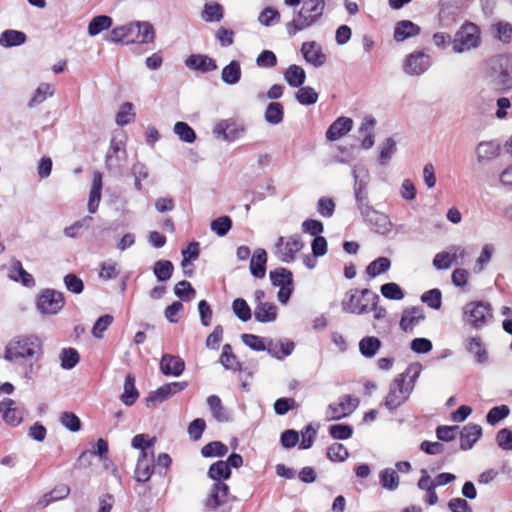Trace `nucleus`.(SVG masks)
I'll list each match as a JSON object with an SVG mask.
<instances>
[{"label":"nucleus","instance_id":"nucleus-1","mask_svg":"<svg viewBox=\"0 0 512 512\" xmlns=\"http://www.w3.org/2000/svg\"><path fill=\"white\" fill-rule=\"evenodd\" d=\"M352 176L354 179V197L363 220L375 233L387 235L392 230L393 223L388 215L375 210L369 204L367 186L370 181V174L368 169L362 164L354 165Z\"/></svg>","mask_w":512,"mask_h":512},{"label":"nucleus","instance_id":"nucleus-2","mask_svg":"<svg viewBox=\"0 0 512 512\" xmlns=\"http://www.w3.org/2000/svg\"><path fill=\"white\" fill-rule=\"evenodd\" d=\"M421 369L419 363L412 364L393 379L382 403L389 411H395L409 399Z\"/></svg>","mask_w":512,"mask_h":512},{"label":"nucleus","instance_id":"nucleus-3","mask_svg":"<svg viewBox=\"0 0 512 512\" xmlns=\"http://www.w3.org/2000/svg\"><path fill=\"white\" fill-rule=\"evenodd\" d=\"M43 355L42 341L34 334L18 335L6 345L3 358L11 363L38 361Z\"/></svg>","mask_w":512,"mask_h":512},{"label":"nucleus","instance_id":"nucleus-4","mask_svg":"<svg viewBox=\"0 0 512 512\" xmlns=\"http://www.w3.org/2000/svg\"><path fill=\"white\" fill-rule=\"evenodd\" d=\"M155 30L149 22L137 21L111 30L108 41L113 43H142L148 44L154 42Z\"/></svg>","mask_w":512,"mask_h":512},{"label":"nucleus","instance_id":"nucleus-5","mask_svg":"<svg viewBox=\"0 0 512 512\" xmlns=\"http://www.w3.org/2000/svg\"><path fill=\"white\" fill-rule=\"evenodd\" d=\"M324 9V0H303L301 9L286 25L288 35L294 36L316 24L322 17Z\"/></svg>","mask_w":512,"mask_h":512},{"label":"nucleus","instance_id":"nucleus-6","mask_svg":"<svg viewBox=\"0 0 512 512\" xmlns=\"http://www.w3.org/2000/svg\"><path fill=\"white\" fill-rule=\"evenodd\" d=\"M375 300L380 298L370 289H350L341 301V308L345 313L363 315L370 312L369 306Z\"/></svg>","mask_w":512,"mask_h":512},{"label":"nucleus","instance_id":"nucleus-7","mask_svg":"<svg viewBox=\"0 0 512 512\" xmlns=\"http://www.w3.org/2000/svg\"><path fill=\"white\" fill-rule=\"evenodd\" d=\"M127 161V152L125 149V140L122 134L114 135L109 144L105 156V166L107 170L114 174H121L122 168Z\"/></svg>","mask_w":512,"mask_h":512},{"label":"nucleus","instance_id":"nucleus-8","mask_svg":"<svg viewBox=\"0 0 512 512\" xmlns=\"http://www.w3.org/2000/svg\"><path fill=\"white\" fill-rule=\"evenodd\" d=\"M491 319L492 309L487 302H469L463 307V320L473 328H481Z\"/></svg>","mask_w":512,"mask_h":512},{"label":"nucleus","instance_id":"nucleus-9","mask_svg":"<svg viewBox=\"0 0 512 512\" xmlns=\"http://www.w3.org/2000/svg\"><path fill=\"white\" fill-rule=\"evenodd\" d=\"M480 43V34L478 27L473 23H466L455 34L452 42V48L455 53L476 48Z\"/></svg>","mask_w":512,"mask_h":512},{"label":"nucleus","instance_id":"nucleus-10","mask_svg":"<svg viewBox=\"0 0 512 512\" xmlns=\"http://www.w3.org/2000/svg\"><path fill=\"white\" fill-rule=\"evenodd\" d=\"M303 247L304 243L299 235H292L287 238L280 236L274 245V254L281 262L291 263Z\"/></svg>","mask_w":512,"mask_h":512},{"label":"nucleus","instance_id":"nucleus-11","mask_svg":"<svg viewBox=\"0 0 512 512\" xmlns=\"http://www.w3.org/2000/svg\"><path fill=\"white\" fill-rule=\"evenodd\" d=\"M431 66V58L423 51L416 50L408 54L402 65L405 74L409 76H420Z\"/></svg>","mask_w":512,"mask_h":512},{"label":"nucleus","instance_id":"nucleus-12","mask_svg":"<svg viewBox=\"0 0 512 512\" xmlns=\"http://www.w3.org/2000/svg\"><path fill=\"white\" fill-rule=\"evenodd\" d=\"M64 296L61 292L46 289L44 290L37 299V308L42 314H56L64 306Z\"/></svg>","mask_w":512,"mask_h":512},{"label":"nucleus","instance_id":"nucleus-13","mask_svg":"<svg viewBox=\"0 0 512 512\" xmlns=\"http://www.w3.org/2000/svg\"><path fill=\"white\" fill-rule=\"evenodd\" d=\"M359 400L351 395H343L338 403L329 404L326 409V418L328 420H340L352 414L358 407Z\"/></svg>","mask_w":512,"mask_h":512},{"label":"nucleus","instance_id":"nucleus-14","mask_svg":"<svg viewBox=\"0 0 512 512\" xmlns=\"http://www.w3.org/2000/svg\"><path fill=\"white\" fill-rule=\"evenodd\" d=\"M188 386L187 382H171L162 385L157 390L152 391L146 397L147 407L155 406L169 399L178 392L183 391Z\"/></svg>","mask_w":512,"mask_h":512},{"label":"nucleus","instance_id":"nucleus-15","mask_svg":"<svg viewBox=\"0 0 512 512\" xmlns=\"http://www.w3.org/2000/svg\"><path fill=\"white\" fill-rule=\"evenodd\" d=\"M228 498L229 486L222 481L214 482L205 501V507L208 510H217L227 504Z\"/></svg>","mask_w":512,"mask_h":512},{"label":"nucleus","instance_id":"nucleus-16","mask_svg":"<svg viewBox=\"0 0 512 512\" xmlns=\"http://www.w3.org/2000/svg\"><path fill=\"white\" fill-rule=\"evenodd\" d=\"M0 413L8 425L18 426L23 421L25 409L13 399L5 398L0 401Z\"/></svg>","mask_w":512,"mask_h":512},{"label":"nucleus","instance_id":"nucleus-17","mask_svg":"<svg viewBox=\"0 0 512 512\" xmlns=\"http://www.w3.org/2000/svg\"><path fill=\"white\" fill-rule=\"evenodd\" d=\"M213 133L217 138L232 142L238 139L243 133L244 128L230 119L219 121L213 128Z\"/></svg>","mask_w":512,"mask_h":512},{"label":"nucleus","instance_id":"nucleus-18","mask_svg":"<svg viewBox=\"0 0 512 512\" xmlns=\"http://www.w3.org/2000/svg\"><path fill=\"white\" fill-rule=\"evenodd\" d=\"M301 53L305 61L316 68L326 63V55L323 53L321 46L315 41L304 42L301 46Z\"/></svg>","mask_w":512,"mask_h":512},{"label":"nucleus","instance_id":"nucleus-19","mask_svg":"<svg viewBox=\"0 0 512 512\" xmlns=\"http://www.w3.org/2000/svg\"><path fill=\"white\" fill-rule=\"evenodd\" d=\"M424 319L425 315L421 307H408L403 310L399 325L404 332H412L414 327Z\"/></svg>","mask_w":512,"mask_h":512},{"label":"nucleus","instance_id":"nucleus-20","mask_svg":"<svg viewBox=\"0 0 512 512\" xmlns=\"http://www.w3.org/2000/svg\"><path fill=\"white\" fill-rule=\"evenodd\" d=\"M185 369V362L180 356L164 354L160 360V370L165 376H180Z\"/></svg>","mask_w":512,"mask_h":512},{"label":"nucleus","instance_id":"nucleus-21","mask_svg":"<svg viewBox=\"0 0 512 512\" xmlns=\"http://www.w3.org/2000/svg\"><path fill=\"white\" fill-rule=\"evenodd\" d=\"M185 65L194 71L202 73L211 72L217 69L216 61L203 54H192L185 60Z\"/></svg>","mask_w":512,"mask_h":512},{"label":"nucleus","instance_id":"nucleus-22","mask_svg":"<svg viewBox=\"0 0 512 512\" xmlns=\"http://www.w3.org/2000/svg\"><path fill=\"white\" fill-rule=\"evenodd\" d=\"M353 128V120L349 117H338L326 131V138L329 141H336L348 134Z\"/></svg>","mask_w":512,"mask_h":512},{"label":"nucleus","instance_id":"nucleus-23","mask_svg":"<svg viewBox=\"0 0 512 512\" xmlns=\"http://www.w3.org/2000/svg\"><path fill=\"white\" fill-rule=\"evenodd\" d=\"M482 435V428L477 424H467L460 431V449L469 450Z\"/></svg>","mask_w":512,"mask_h":512},{"label":"nucleus","instance_id":"nucleus-24","mask_svg":"<svg viewBox=\"0 0 512 512\" xmlns=\"http://www.w3.org/2000/svg\"><path fill=\"white\" fill-rule=\"evenodd\" d=\"M103 187L102 182V174L99 171H94L93 173V180H92V186L89 192V199H88V211L92 214H94L98 207L101 200V191Z\"/></svg>","mask_w":512,"mask_h":512},{"label":"nucleus","instance_id":"nucleus-25","mask_svg":"<svg viewBox=\"0 0 512 512\" xmlns=\"http://www.w3.org/2000/svg\"><path fill=\"white\" fill-rule=\"evenodd\" d=\"M376 125V120L373 116H366L358 129V132L363 135V139L361 141V147L365 150H368L373 147L375 143L373 130Z\"/></svg>","mask_w":512,"mask_h":512},{"label":"nucleus","instance_id":"nucleus-26","mask_svg":"<svg viewBox=\"0 0 512 512\" xmlns=\"http://www.w3.org/2000/svg\"><path fill=\"white\" fill-rule=\"evenodd\" d=\"M294 343L292 341H273L268 340L266 351L274 358L282 360L292 354L294 350Z\"/></svg>","mask_w":512,"mask_h":512},{"label":"nucleus","instance_id":"nucleus-27","mask_svg":"<svg viewBox=\"0 0 512 512\" xmlns=\"http://www.w3.org/2000/svg\"><path fill=\"white\" fill-rule=\"evenodd\" d=\"M421 29L410 20L399 21L394 29V39L397 42H403L408 38L419 35Z\"/></svg>","mask_w":512,"mask_h":512},{"label":"nucleus","instance_id":"nucleus-28","mask_svg":"<svg viewBox=\"0 0 512 512\" xmlns=\"http://www.w3.org/2000/svg\"><path fill=\"white\" fill-rule=\"evenodd\" d=\"M154 472V465L151 460L148 459V452L139 454L136 469L135 479L138 482H147Z\"/></svg>","mask_w":512,"mask_h":512},{"label":"nucleus","instance_id":"nucleus-29","mask_svg":"<svg viewBox=\"0 0 512 512\" xmlns=\"http://www.w3.org/2000/svg\"><path fill=\"white\" fill-rule=\"evenodd\" d=\"M278 308L274 303H260L254 309V318L260 323H271L277 319Z\"/></svg>","mask_w":512,"mask_h":512},{"label":"nucleus","instance_id":"nucleus-30","mask_svg":"<svg viewBox=\"0 0 512 512\" xmlns=\"http://www.w3.org/2000/svg\"><path fill=\"white\" fill-rule=\"evenodd\" d=\"M267 253L258 248L254 251L250 260V272L255 278H263L266 274Z\"/></svg>","mask_w":512,"mask_h":512},{"label":"nucleus","instance_id":"nucleus-31","mask_svg":"<svg viewBox=\"0 0 512 512\" xmlns=\"http://www.w3.org/2000/svg\"><path fill=\"white\" fill-rule=\"evenodd\" d=\"M283 77L290 87L299 88L306 81V72L301 66L292 64L284 71Z\"/></svg>","mask_w":512,"mask_h":512},{"label":"nucleus","instance_id":"nucleus-32","mask_svg":"<svg viewBox=\"0 0 512 512\" xmlns=\"http://www.w3.org/2000/svg\"><path fill=\"white\" fill-rule=\"evenodd\" d=\"M499 150V145L493 141L480 142L476 148L477 161L488 162L498 156Z\"/></svg>","mask_w":512,"mask_h":512},{"label":"nucleus","instance_id":"nucleus-33","mask_svg":"<svg viewBox=\"0 0 512 512\" xmlns=\"http://www.w3.org/2000/svg\"><path fill=\"white\" fill-rule=\"evenodd\" d=\"M241 65L238 61L232 60L221 72V80L227 85H235L241 79Z\"/></svg>","mask_w":512,"mask_h":512},{"label":"nucleus","instance_id":"nucleus-34","mask_svg":"<svg viewBox=\"0 0 512 512\" xmlns=\"http://www.w3.org/2000/svg\"><path fill=\"white\" fill-rule=\"evenodd\" d=\"M27 40L26 34L22 31L7 29L0 35V46L13 47L24 44Z\"/></svg>","mask_w":512,"mask_h":512},{"label":"nucleus","instance_id":"nucleus-35","mask_svg":"<svg viewBox=\"0 0 512 512\" xmlns=\"http://www.w3.org/2000/svg\"><path fill=\"white\" fill-rule=\"evenodd\" d=\"M139 397V392L135 386V377L131 374H128L124 381L123 393L121 395V401L126 406L133 405L137 398Z\"/></svg>","mask_w":512,"mask_h":512},{"label":"nucleus","instance_id":"nucleus-36","mask_svg":"<svg viewBox=\"0 0 512 512\" xmlns=\"http://www.w3.org/2000/svg\"><path fill=\"white\" fill-rule=\"evenodd\" d=\"M207 405L212 412L213 417L218 422H228L230 417L226 408L222 405V401L217 395H210L207 398Z\"/></svg>","mask_w":512,"mask_h":512},{"label":"nucleus","instance_id":"nucleus-37","mask_svg":"<svg viewBox=\"0 0 512 512\" xmlns=\"http://www.w3.org/2000/svg\"><path fill=\"white\" fill-rule=\"evenodd\" d=\"M381 348V341L375 336H366L359 341V351L365 358L374 357Z\"/></svg>","mask_w":512,"mask_h":512},{"label":"nucleus","instance_id":"nucleus-38","mask_svg":"<svg viewBox=\"0 0 512 512\" xmlns=\"http://www.w3.org/2000/svg\"><path fill=\"white\" fill-rule=\"evenodd\" d=\"M231 476V469L227 462L223 460L216 461L213 463L208 470V477L214 482L224 481L229 479Z\"/></svg>","mask_w":512,"mask_h":512},{"label":"nucleus","instance_id":"nucleus-39","mask_svg":"<svg viewBox=\"0 0 512 512\" xmlns=\"http://www.w3.org/2000/svg\"><path fill=\"white\" fill-rule=\"evenodd\" d=\"M284 107L279 102H270L264 113V119L271 125H278L283 121Z\"/></svg>","mask_w":512,"mask_h":512},{"label":"nucleus","instance_id":"nucleus-40","mask_svg":"<svg viewBox=\"0 0 512 512\" xmlns=\"http://www.w3.org/2000/svg\"><path fill=\"white\" fill-rule=\"evenodd\" d=\"M381 486L389 491H395L399 487L400 479L393 468H385L379 473Z\"/></svg>","mask_w":512,"mask_h":512},{"label":"nucleus","instance_id":"nucleus-41","mask_svg":"<svg viewBox=\"0 0 512 512\" xmlns=\"http://www.w3.org/2000/svg\"><path fill=\"white\" fill-rule=\"evenodd\" d=\"M466 349L473 354L477 363L483 364L488 360V353L482 345L479 337H471L467 340Z\"/></svg>","mask_w":512,"mask_h":512},{"label":"nucleus","instance_id":"nucleus-42","mask_svg":"<svg viewBox=\"0 0 512 512\" xmlns=\"http://www.w3.org/2000/svg\"><path fill=\"white\" fill-rule=\"evenodd\" d=\"M495 252V247L491 243H486L482 246L480 255L476 259L475 265L473 267V272L479 274L483 272L485 267L491 261L492 256Z\"/></svg>","mask_w":512,"mask_h":512},{"label":"nucleus","instance_id":"nucleus-43","mask_svg":"<svg viewBox=\"0 0 512 512\" xmlns=\"http://www.w3.org/2000/svg\"><path fill=\"white\" fill-rule=\"evenodd\" d=\"M489 82L497 90L506 89L511 86V76L506 69L493 70L489 74Z\"/></svg>","mask_w":512,"mask_h":512},{"label":"nucleus","instance_id":"nucleus-44","mask_svg":"<svg viewBox=\"0 0 512 512\" xmlns=\"http://www.w3.org/2000/svg\"><path fill=\"white\" fill-rule=\"evenodd\" d=\"M54 87L48 83H41L38 88L35 90L33 96L28 102V106L30 108L35 107L41 103H43L48 97L53 96Z\"/></svg>","mask_w":512,"mask_h":512},{"label":"nucleus","instance_id":"nucleus-45","mask_svg":"<svg viewBox=\"0 0 512 512\" xmlns=\"http://www.w3.org/2000/svg\"><path fill=\"white\" fill-rule=\"evenodd\" d=\"M174 266L169 260H158L155 262L153 272L160 282H165L172 277Z\"/></svg>","mask_w":512,"mask_h":512},{"label":"nucleus","instance_id":"nucleus-46","mask_svg":"<svg viewBox=\"0 0 512 512\" xmlns=\"http://www.w3.org/2000/svg\"><path fill=\"white\" fill-rule=\"evenodd\" d=\"M61 367L65 370L73 369L80 360L78 351L74 348H63L59 355Z\"/></svg>","mask_w":512,"mask_h":512},{"label":"nucleus","instance_id":"nucleus-47","mask_svg":"<svg viewBox=\"0 0 512 512\" xmlns=\"http://www.w3.org/2000/svg\"><path fill=\"white\" fill-rule=\"evenodd\" d=\"M112 25V18L106 15L94 17L88 25V34L96 36L104 30H107Z\"/></svg>","mask_w":512,"mask_h":512},{"label":"nucleus","instance_id":"nucleus-48","mask_svg":"<svg viewBox=\"0 0 512 512\" xmlns=\"http://www.w3.org/2000/svg\"><path fill=\"white\" fill-rule=\"evenodd\" d=\"M391 267V261L387 257H379L373 260L367 267L366 273L371 277L375 278L378 275L385 273Z\"/></svg>","mask_w":512,"mask_h":512},{"label":"nucleus","instance_id":"nucleus-49","mask_svg":"<svg viewBox=\"0 0 512 512\" xmlns=\"http://www.w3.org/2000/svg\"><path fill=\"white\" fill-rule=\"evenodd\" d=\"M232 311L234 315L242 322H247L252 317L251 308L243 298H236L232 302Z\"/></svg>","mask_w":512,"mask_h":512},{"label":"nucleus","instance_id":"nucleus-50","mask_svg":"<svg viewBox=\"0 0 512 512\" xmlns=\"http://www.w3.org/2000/svg\"><path fill=\"white\" fill-rule=\"evenodd\" d=\"M270 280L274 286L292 285V273L286 268L280 267L270 272Z\"/></svg>","mask_w":512,"mask_h":512},{"label":"nucleus","instance_id":"nucleus-51","mask_svg":"<svg viewBox=\"0 0 512 512\" xmlns=\"http://www.w3.org/2000/svg\"><path fill=\"white\" fill-rule=\"evenodd\" d=\"M227 452H228V447L220 441L210 442V443L206 444L205 446H203L201 449V454L205 458H210V457H215V456L222 457V456L226 455Z\"/></svg>","mask_w":512,"mask_h":512},{"label":"nucleus","instance_id":"nucleus-52","mask_svg":"<svg viewBox=\"0 0 512 512\" xmlns=\"http://www.w3.org/2000/svg\"><path fill=\"white\" fill-rule=\"evenodd\" d=\"M295 98L302 105H312L318 101V93L310 86H300Z\"/></svg>","mask_w":512,"mask_h":512},{"label":"nucleus","instance_id":"nucleus-53","mask_svg":"<svg viewBox=\"0 0 512 512\" xmlns=\"http://www.w3.org/2000/svg\"><path fill=\"white\" fill-rule=\"evenodd\" d=\"M220 362L226 369L241 370V364L237 361L236 356L232 352L231 345L225 344L223 346Z\"/></svg>","mask_w":512,"mask_h":512},{"label":"nucleus","instance_id":"nucleus-54","mask_svg":"<svg viewBox=\"0 0 512 512\" xmlns=\"http://www.w3.org/2000/svg\"><path fill=\"white\" fill-rule=\"evenodd\" d=\"M173 131L185 143H193L196 140L195 131L185 122H176Z\"/></svg>","mask_w":512,"mask_h":512},{"label":"nucleus","instance_id":"nucleus-55","mask_svg":"<svg viewBox=\"0 0 512 512\" xmlns=\"http://www.w3.org/2000/svg\"><path fill=\"white\" fill-rule=\"evenodd\" d=\"M202 18L206 22L220 21L223 18V7L218 3H206Z\"/></svg>","mask_w":512,"mask_h":512},{"label":"nucleus","instance_id":"nucleus-56","mask_svg":"<svg viewBox=\"0 0 512 512\" xmlns=\"http://www.w3.org/2000/svg\"><path fill=\"white\" fill-rule=\"evenodd\" d=\"M396 152V143L392 138H387L381 145L378 162L385 166Z\"/></svg>","mask_w":512,"mask_h":512},{"label":"nucleus","instance_id":"nucleus-57","mask_svg":"<svg viewBox=\"0 0 512 512\" xmlns=\"http://www.w3.org/2000/svg\"><path fill=\"white\" fill-rule=\"evenodd\" d=\"M327 457L333 462H343L349 457V452L343 444L333 443L327 448Z\"/></svg>","mask_w":512,"mask_h":512},{"label":"nucleus","instance_id":"nucleus-58","mask_svg":"<svg viewBox=\"0 0 512 512\" xmlns=\"http://www.w3.org/2000/svg\"><path fill=\"white\" fill-rule=\"evenodd\" d=\"M421 301L430 308L438 310L442 305V293L437 288L428 290L422 294Z\"/></svg>","mask_w":512,"mask_h":512},{"label":"nucleus","instance_id":"nucleus-59","mask_svg":"<svg viewBox=\"0 0 512 512\" xmlns=\"http://www.w3.org/2000/svg\"><path fill=\"white\" fill-rule=\"evenodd\" d=\"M232 227V220L228 216H221L210 224L211 230L220 237L225 236Z\"/></svg>","mask_w":512,"mask_h":512},{"label":"nucleus","instance_id":"nucleus-60","mask_svg":"<svg viewBox=\"0 0 512 512\" xmlns=\"http://www.w3.org/2000/svg\"><path fill=\"white\" fill-rule=\"evenodd\" d=\"M380 291L385 298L390 300H401L405 296L401 287L393 282L383 284Z\"/></svg>","mask_w":512,"mask_h":512},{"label":"nucleus","instance_id":"nucleus-61","mask_svg":"<svg viewBox=\"0 0 512 512\" xmlns=\"http://www.w3.org/2000/svg\"><path fill=\"white\" fill-rule=\"evenodd\" d=\"M510 413V409L507 405H500L491 408L486 416V420L490 425H495Z\"/></svg>","mask_w":512,"mask_h":512},{"label":"nucleus","instance_id":"nucleus-62","mask_svg":"<svg viewBox=\"0 0 512 512\" xmlns=\"http://www.w3.org/2000/svg\"><path fill=\"white\" fill-rule=\"evenodd\" d=\"M329 433L334 439L346 440L352 436L353 428L348 424H334L329 427Z\"/></svg>","mask_w":512,"mask_h":512},{"label":"nucleus","instance_id":"nucleus-63","mask_svg":"<svg viewBox=\"0 0 512 512\" xmlns=\"http://www.w3.org/2000/svg\"><path fill=\"white\" fill-rule=\"evenodd\" d=\"M174 293L178 298L186 301V300H191L192 298H194L196 291L192 287L190 282L183 280V281L178 282L175 285Z\"/></svg>","mask_w":512,"mask_h":512},{"label":"nucleus","instance_id":"nucleus-64","mask_svg":"<svg viewBox=\"0 0 512 512\" xmlns=\"http://www.w3.org/2000/svg\"><path fill=\"white\" fill-rule=\"evenodd\" d=\"M496 31L497 38L504 42L509 43L512 41V25L505 21H499L493 25Z\"/></svg>","mask_w":512,"mask_h":512}]
</instances>
